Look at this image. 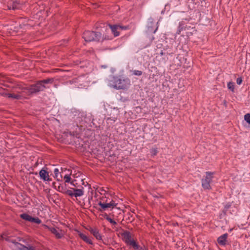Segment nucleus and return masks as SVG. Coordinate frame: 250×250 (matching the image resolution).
<instances>
[{
    "label": "nucleus",
    "instance_id": "obj_3",
    "mask_svg": "<svg viewBox=\"0 0 250 250\" xmlns=\"http://www.w3.org/2000/svg\"><path fill=\"white\" fill-rule=\"evenodd\" d=\"M83 37L87 42H100L102 38V34L98 32L86 31L83 33Z\"/></svg>",
    "mask_w": 250,
    "mask_h": 250
},
{
    "label": "nucleus",
    "instance_id": "obj_16",
    "mask_svg": "<svg viewBox=\"0 0 250 250\" xmlns=\"http://www.w3.org/2000/svg\"><path fill=\"white\" fill-rule=\"evenodd\" d=\"M74 191V196L75 197L82 196L83 195V188L82 189H76V188H72Z\"/></svg>",
    "mask_w": 250,
    "mask_h": 250
},
{
    "label": "nucleus",
    "instance_id": "obj_5",
    "mask_svg": "<svg viewBox=\"0 0 250 250\" xmlns=\"http://www.w3.org/2000/svg\"><path fill=\"white\" fill-rule=\"evenodd\" d=\"M121 235L123 237V239L127 245L132 247L133 246L132 244H135L136 242L135 240L131 239V234L128 231H124L121 233Z\"/></svg>",
    "mask_w": 250,
    "mask_h": 250
},
{
    "label": "nucleus",
    "instance_id": "obj_20",
    "mask_svg": "<svg viewBox=\"0 0 250 250\" xmlns=\"http://www.w3.org/2000/svg\"><path fill=\"white\" fill-rule=\"evenodd\" d=\"M8 98H12L15 99H21V96L19 94H8Z\"/></svg>",
    "mask_w": 250,
    "mask_h": 250
},
{
    "label": "nucleus",
    "instance_id": "obj_13",
    "mask_svg": "<svg viewBox=\"0 0 250 250\" xmlns=\"http://www.w3.org/2000/svg\"><path fill=\"white\" fill-rule=\"evenodd\" d=\"M112 33L114 34V37H117L119 35L118 32L119 26L118 25H109Z\"/></svg>",
    "mask_w": 250,
    "mask_h": 250
},
{
    "label": "nucleus",
    "instance_id": "obj_9",
    "mask_svg": "<svg viewBox=\"0 0 250 250\" xmlns=\"http://www.w3.org/2000/svg\"><path fill=\"white\" fill-rule=\"evenodd\" d=\"M228 237V234L227 233L221 235L217 239L218 243L221 246H225L227 244Z\"/></svg>",
    "mask_w": 250,
    "mask_h": 250
},
{
    "label": "nucleus",
    "instance_id": "obj_1",
    "mask_svg": "<svg viewBox=\"0 0 250 250\" xmlns=\"http://www.w3.org/2000/svg\"><path fill=\"white\" fill-rule=\"evenodd\" d=\"M53 82V78H48L37 81L35 83L31 84L29 86L22 87L21 90L28 95L36 94L44 91L45 89L48 88L49 87L46 84L52 83Z\"/></svg>",
    "mask_w": 250,
    "mask_h": 250
},
{
    "label": "nucleus",
    "instance_id": "obj_23",
    "mask_svg": "<svg viewBox=\"0 0 250 250\" xmlns=\"http://www.w3.org/2000/svg\"><path fill=\"white\" fill-rule=\"evenodd\" d=\"M31 222L40 224L41 223V220L38 217H32Z\"/></svg>",
    "mask_w": 250,
    "mask_h": 250
},
{
    "label": "nucleus",
    "instance_id": "obj_12",
    "mask_svg": "<svg viewBox=\"0 0 250 250\" xmlns=\"http://www.w3.org/2000/svg\"><path fill=\"white\" fill-rule=\"evenodd\" d=\"M48 229L55 235L57 238L60 239L63 236L62 234L60 233L59 230L57 229L56 228L53 227H48Z\"/></svg>",
    "mask_w": 250,
    "mask_h": 250
},
{
    "label": "nucleus",
    "instance_id": "obj_38",
    "mask_svg": "<svg viewBox=\"0 0 250 250\" xmlns=\"http://www.w3.org/2000/svg\"><path fill=\"white\" fill-rule=\"evenodd\" d=\"M156 30H157V29L154 31V33L156 32Z\"/></svg>",
    "mask_w": 250,
    "mask_h": 250
},
{
    "label": "nucleus",
    "instance_id": "obj_19",
    "mask_svg": "<svg viewBox=\"0 0 250 250\" xmlns=\"http://www.w3.org/2000/svg\"><path fill=\"white\" fill-rule=\"evenodd\" d=\"M104 217L108 221H109L111 224L116 225L117 224V222H115L114 220L110 218L107 214H105L104 215Z\"/></svg>",
    "mask_w": 250,
    "mask_h": 250
},
{
    "label": "nucleus",
    "instance_id": "obj_7",
    "mask_svg": "<svg viewBox=\"0 0 250 250\" xmlns=\"http://www.w3.org/2000/svg\"><path fill=\"white\" fill-rule=\"evenodd\" d=\"M98 205L101 208L98 209L101 212H103V211L105 210L108 208H113L116 205L113 200H112L109 203H104L100 201L99 202Z\"/></svg>",
    "mask_w": 250,
    "mask_h": 250
},
{
    "label": "nucleus",
    "instance_id": "obj_18",
    "mask_svg": "<svg viewBox=\"0 0 250 250\" xmlns=\"http://www.w3.org/2000/svg\"><path fill=\"white\" fill-rule=\"evenodd\" d=\"M133 246L132 247L134 250H146V249L144 247H141L137 242L135 244H132Z\"/></svg>",
    "mask_w": 250,
    "mask_h": 250
},
{
    "label": "nucleus",
    "instance_id": "obj_27",
    "mask_svg": "<svg viewBox=\"0 0 250 250\" xmlns=\"http://www.w3.org/2000/svg\"><path fill=\"white\" fill-rule=\"evenodd\" d=\"M112 39V38L111 36H105L104 37H102L101 41H103L104 40H111Z\"/></svg>",
    "mask_w": 250,
    "mask_h": 250
},
{
    "label": "nucleus",
    "instance_id": "obj_10",
    "mask_svg": "<svg viewBox=\"0 0 250 250\" xmlns=\"http://www.w3.org/2000/svg\"><path fill=\"white\" fill-rule=\"evenodd\" d=\"M74 117L73 118L74 121L77 123H80L82 121V117H83V113L79 112V111H75L73 112Z\"/></svg>",
    "mask_w": 250,
    "mask_h": 250
},
{
    "label": "nucleus",
    "instance_id": "obj_15",
    "mask_svg": "<svg viewBox=\"0 0 250 250\" xmlns=\"http://www.w3.org/2000/svg\"><path fill=\"white\" fill-rule=\"evenodd\" d=\"M79 236L85 242H86L89 244H92V241L84 234H83L81 232H79Z\"/></svg>",
    "mask_w": 250,
    "mask_h": 250
},
{
    "label": "nucleus",
    "instance_id": "obj_21",
    "mask_svg": "<svg viewBox=\"0 0 250 250\" xmlns=\"http://www.w3.org/2000/svg\"><path fill=\"white\" fill-rule=\"evenodd\" d=\"M61 192L62 193H64L71 197L74 196V192H73L71 190L67 189L65 191H61Z\"/></svg>",
    "mask_w": 250,
    "mask_h": 250
},
{
    "label": "nucleus",
    "instance_id": "obj_28",
    "mask_svg": "<svg viewBox=\"0 0 250 250\" xmlns=\"http://www.w3.org/2000/svg\"><path fill=\"white\" fill-rule=\"evenodd\" d=\"M59 173V169L57 168H55L54 170V173L55 178H56L58 180H59V179L58 178Z\"/></svg>",
    "mask_w": 250,
    "mask_h": 250
},
{
    "label": "nucleus",
    "instance_id": "obj_31",
    "mask_svg": "<svg viewBox=\"0 0 250 250\" xmlns=\"http://www.w3.org/2000/svg\"><path fill=\"white\" fill-rule=\"evenodd\" d=\"M118 26L121 27H119V29H120V30H126V29H128V27L127 26H121L119 25H118Z\"/></svg>",
    "mask_w": 250,
    "mask_h": 250
},
{
    "label": "nucleus",
    "instance_id": "obj_34",
    "mask_svg": "<svg viewBox=\"0 0 250 250\" xmlns=\"http://www.w3.org/2000/svg\"><path fill=\"white\" fill-rule=\"evenodd\" d=\"M59 190L61 192V191H65L66 190L63 189V188L62 187H61H61L59 186Z\"/></svg>",
    "mask_w": 250,
    "mask_h": 250
},
{
    "label": "nucleus",
    "instance_id": "obj_14",
    "mask_svg": "<svg viewBox=\"0 0 250 250\" xmlns=\"http://www.w3.org/2000/svg\"><path fill=\"white\" fill-rule=\"evenodd\" d=\"M16 246L18 250H36L33 247H27L19 243H17Z\"/></svg>",
    "mask_w": 250,
    "mask_h": 250
},
{
    "label": "nucleus",
    "instance_id": "obj_33",
    "mask_svg": "<svg viewBox=\"0 0 250 250\" xmlns=\"http://www.w3.org/2000/svg\"><path fill=\"white\" fill-rule=\"evenodd\" d=\"M8 94H9V93H5V92L1 93V95L2 96H7V97H8Z\"/></svg>",
    "mask_w": 250,
    "mask_h": 250
},
{
    "label": "nucleus",
    "instance_id": "obj_2",
    "mask_svg": "<svg viewBox=\"0 0 250 250\" xmlns=\"http://www.w3.org/2000/svg\"><path fill=\"white\" fill-rule=\"evenodd\" d=\"M130 84L128 78H121L120 77L111 76L108 79V85L116 89H125Z\"/></svg>",
    "mask_w": 250,
    "mask_h": 250
},
{
    "label": "nucleus",
    "instance_id": "obj_11",
    "mask_svg": "<svg viewBox=\"0 0 250 250\" xmlns=\"http://www.w3.org/2000/svg\"><path fill=\"white\" fill-rule=\"evenodd\" d=\"M89 231L92 234L97 240H101L102 236L99 232V230L97 228L90 227Z\"/></svg>",
    "mask_w": 250,
    "mask_h": 250
},
{
    "label": "nucleus",
    "instance_id": "obj_22",
    "mask_svg": "<svg viewBox=\"0 0 250 250\" xmlns=\"http://www.w3.org/2000/svg\"><path fill=\"white\" fill-rule=\"evenodd\" d=\"M228 88L231 91L233 92L234 89V84L233 82H229L228 83Z\"/></svg>",
    "mask_w": 250,
    "mask_h": 250
},
{
    "label": "nucleus",
    "instance_id": "obj_6",
    "mask_svg": "<svg viewBox=\"0 0 250 250\" xmlns=\"http://www.w3.org/2000/svg\"><path fill=\"white\" fill-rule=\"evenodd\" d=\"M22 4L18 0H11L8 2L7 7L9 10H19L22 8Z\"/></svg>",
    "mask_w": 250,
    "mask_h": 250
},
{
    "label": "nucleus",
    "instance_id": "obj_26",
    "mask_svg": "<svg viewBox=\"0 0 250 250\" xmlns=\"http://www.w3.org/2000/svg\"><path fill=\"white\" fill-rule=\"evenodd\" d=\"M133 74L136 76H141L143 74V72L140 70H134L132 71Z\"/></svg>",
    "mask_w": 250,
    "mask_h": 250
},
{
    "label": "nucleus",
    "instance_id": "obj_24",
    "mask_svg": "<svg viewBox=\"0 0 250 250\" xmlns=\"http://www.w3.org/2000/svg\"><path fill=\"white\" fill-rule=\"evenodd\" d=\"M245 120L250 125V114L247 113L244 116Z\"/></svg>",
    "mask_w": 250,
    "mask_h": 250
},
{
    "label": "nucleus",
    "instance_id": "obj_36",
    "mask_svg": "<svg viewBox=\"0 0 250 250\" xmlns=\"http://www.w3.org/2000/svg\"><path fill=\"white\" fill-rule=\"evenodd\" d=\"M230 207V205H227L225 207L226 208H229Z\"/></svg>",
    "mask_w": 250,
    "mask_h": 250
},
{
    "label": "nucleus",
    "instance_id": "obj_17",
    "mask_svg": "<svg viewBox=\"0 0 250 250\" xmlns=\"http://www.w3.org/2000/svg\"><path fill=\"white\" fill-rule=\"evenodd\" d=\"M20 217L22 219H24L26 221H28L29 222H31V220L32 219V217L31 215H29L28 214L26 213H22L20 215Z\"/></svg>",
    "mask_w": 250,
    "mask_h": 250
},
{
    "label": "nucleus",
    "instance_id": "obj_25",
    "mask_svg": "<svg viewBox=\"0 0 250 250\" xmlns=\"http://www.w3.org/2000/svg\"><path fill=\"white\" fill-rule=\"evenodd\" d=\"M71 179L70 175H69L68 174H66L64 176V180L65 183H70Z\"/></svg>",
    "mask_w": 250,
    "mask_h": 250
},
{
    "label": "nucleus",
    "instance_id": "obj_32",
    "mask_svg": "<svg viewBox=\"0 0 250 250\" xmlns=\"http://www.w3.org/2000/svg\"><path fill=\"white\" fill-rule=\"evenodd\" d=\"M76 182V180H73L70 182V184L71 185L76 187V183H75Z\"/></svg>",
    "mask_w": 250,
    "mask_h": 250
},
{
    "label": "nucleus",
    "instance_id": "obj_35",
    "mask_svg": "<svg viewBox=\"0 0 250 250\" xmlns=\"http://www.w3.org/2000/svg\"><path fill=\"white\" fill-rule=\"evenodd\" d=\"M101 67L105 68L107 67V66H106V65H102Z\"/></svg>",
    "mask_w": 250,
    "mask_h": 250
},
{
    "label": "nucleus",
    "instance_id": "obj_29",
    "mask_svg": "<svg viewBox=\"0 0 250 250\" xmlns=\"http://www.w3.org/2000/svg\"><path fill=\"white\" fill-rule=\"evenodd\" d=\"M158 152V151L157 150V149L156 148H153V149H152L151 150V153H152V155H156V154Z\"/></svg>",
    "mask_w": 250,
    "mask_h": 250
},
{
    "label": "nucleus",
    "instance_id": "obj_8",
    "mask_svg": "<svg viewBox=\"0 0 250 250\" xmlns=\"http://www.w3.org/2000/svg\"><path fill=\"white\" fill-rule=\"evenodd\" d=\"M40 178L44 181H51V178H49V173L47 171V168H42L39 172Z\"/></svg>",
    "mask_w": 250,
    "mask_h": 250
},
{
    "label": "nucleus",
    "instance_id": "obj_4",
    "mask_svg": "<svg viewBox=\"0 0 250 250\" xmlns=\"http://www.w3.org/2000/svg\"><path fill=\"white\" fill-rule=\"evenodd\" d=\"M214 172L207 171L206 172V176L202 179V186L205 189H210V183L212 181Z\"/></svg>",
    "mask_w": 250,
    "mask_h": 250
},
{
    "label": "nucleus",
    "instance_id": "obj_30",
    "mask_svg": "<svg viewBox=\"0 0 250 250\" xmlns=\"http://www.w3.org/2000/svg\"><path fill=\"white\" fill-rule=\"evenodd\" d=\"M242 79L241 77L238 78L236 80V83L237 84L240 85L242 83Z\"/></svg>",
    "mask_w": 250,
    "mask_h": 250
},
{
    "label": "nucleus",
    "instance_id": "obj_37",
    "mask_svg": "<svg viewBox=\"0 0 250 250\" xmlns=\"http://www.w3.org/2000/svg\"><path fill=\"white\" fill-rule=\"evenodd\" d=\"M55 184H56V183H54H54H53V186L54 187H55Z\"/></svg>",
    "mask_w": 250,
    "mask_h": 250
}]
</instances>
